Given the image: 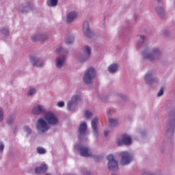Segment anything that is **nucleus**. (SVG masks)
<instances>
[{
    "label": "nucleus",
    "instance_id": "f257e3e1",
    "mask_svg": "<svg viewBox=\"0 0 175 175\" xmlns=\"http://www.w3.org/2000/svg\"><path fill=\"white\" fill-rule=\"evenodd\" d=\"M58 122H59V121L54 112H46L44 117L40 118L37 120L36 124L37 132H38L40 135L46 133L50 129V125H58Z\"/></svg>",
    "mask_w": 175,
    "mask_h": 175
},
{
    "label": "nucleus",
    "instance_id": "f03ea898",
    "mask_svg": "<svg viewBox=\"0 0 175 175\" xmlns=\"http://www.w3.org/2000/svg\"><path fill=\"white\" fill-rule=\"evenodd\" d=\"M144 48L141 53V57L144 61H148L150 64H155L162 58V50L159 46H154L151 49Z\"/></svg>",
    "mask_w": 175,
    "mask_h": 175
},
{
    "label": "nucleus",
    "instance_id": "7ed1b4c3",
    "mask_svg": "<svg viewBox=\"0 0 175 175\" xmlns=\"http://www.w3.org/2000/svg\"><path fill=\"white\" fill-rule=\"evenodd\" d=\"M96 77V70L94 67L88 68L83 73L82 80L85 84H92L94 79Z\"/></svg>",
    "mask_w": 175,
    "mask_h": 175
},
{
    "label": "nucleus",
    "instance_id": "20e7f679",
    "mask_svg": "<svg viewBox=\"0 0 175 175\" xmlns=\"http://www.w3.org/2000/svg\"><path fill=\"white\" fill-rule=\"evenodd\" d=\"M144 80L147 85H152V84L159 82V77H158L155 70H151L145 74Z\"/></svg>",
    "mask_w": 175,
    "mask_h": 175
},
{
    "label": "nucleus",
    "instance_id": "39448f33",
    "mask_svg": "<svg viewBox=\"0 0 175 175\" xmlns=\"http://www.w3.org/2000/svg\"><path fill=\"white\" fill-rule=\"evenodd\" d=\"M81 100V94H77L72 96L70 100L68 102L67 109L68 111H76L77 110V105Z\"/></svg>",
    "mask_w": 175,
    "mask_h": 175
},
{
    "label": "nucleus",
    "instance_id": "423d86ee",
    "mask_svg": "<svg viewBox=\"0 0 175 175\" xmlns=\"http://www.w3.org/2000/svg\"><path fill=\"white\" fill-rule=\"evenodd\" d=\"M75 148L79 151L81 157H85V158H94L92 151H91V149H90L87 146L77 145Z\"/></svg>",
    "mask_w": 175,
    "mask_h": 175
},
{
    "label": "nucleus",
    "instance_id": "0eeeda50",
    "mask_svg": "<svg viewBox=\"0 0 175 175\" xmlns=\"http://www.w3.org/2000/svg\"><path fill=\"white\" fill-rule=\"evenodd\" d=\"M83 54H81L77 57V60L78 62H81L83 64V62H85L88 61L89 58L91 57V48L88 46H85L83 47Z\"/></svg>",
    "mask_w": 175,
    "mask_h": 175
},
{
    "label": "nucleus",
    "instance_id": "6e6552de",
    "mask_svg": "<svg viewBox=\"0 0 175 175\" xmlns=\"http://www.w3.org/2000/svg\"><path fill=\"white\" fill-rule=\"evenodd\" d=\"M107 161H108L107 166L109 170H118V162H117V160H116L113 154H109L107 156Z\"/></svg>",
    "mask_w": 175,
    "mask_h": 175
},
{
    "label": "nucleus",
    "instance_id": "1a4fd4ad",
    "mask_svg": "<svg viewBox=\"0 0 175 175\" xmlns=\"http://www.w3.org/2000/svg\"><path fill=\"white\" fill-rule=\"evenodd\" d=\"M120 155L122 157L120 161L121 165H129V163L133 161V154L129 152H122Z\"/></svg>",
    "mask_w": 175,
    "mask_h": 175
},
{
    "label": "nucleus",
    "instance_id": "9d476101",
    "mask_svg": "<svg viewBox=\"0 0 175 175\" xmlns=\"http://www.w3.org/2000/svg\"><path fill=\"white\" fill-rule=\"evenodd\" d=\"M66 61V55H60L55 59V66L56 69L61 70L65 66V62Z\"/></svg>",
    "mask_w": 175,
    "mask_h": 175
},
{
    "label": "nucleus",
    "instance_id": "9b49d317",
    "mask_svg": "<svg viewBox=\"0 0 175 175\" xmlns=\"http://www.w3.org/2000/svg\"><path fill=\"white\" fill-rule=\"evenodd\" d=\"M117 146H122V144H125V146H130L132 144V139L128 135H124L122 136V138H118L116 139Z\"/></svg>",
    "mask_w": 175,
    "mask_h": 175
},
{
    "label": "nucleus",
    "instance_id": "f8f14e48",
    "mask_svg": "<svg viewBox=\"0 0 175 175\" xmlns=\"http://www.w3.org/2000/svg\"><path fill=\"white\" fill-rule=\"evenodd\" d=\"M30 61L36 68H43L44 66V60L41 59L37 56H31Z\"/></svg>",
    "mask_w": 175,
    "mask_h": 175
},
{
    "label": "nucleus",
    "instance_id": "ddd939ff",
    "mask_svg": "<svg viewBox=\"0 0 175 175\" xmlns=\"http://www.w3.org/2000/svg\"><path fill=\"white\" fill-rule=\"evenodd\" d=\"M87 122H82L78 129V137L79 139H82L85 135H87Z\"/></svg>",
    "mask_w": 175,
    "mask_h": 175
},
{
    "label": "nucleus",
    "instance_id": "4468645a",
    "mask_svg": "<svg viewBox=\"0 0 175 175\" xmlns=\"http://www.w3.org/2000/svg\"><path fill=\"white\" fill-rule=\"evenodd\" d=\"M47 39H49L47 35L42 33H37L31 36V40H32V42H38V40L44 42V40H47Z\"/></svg>",
    "mask_w": 175,
    "mask_h": 175
},
{
    "label": "nucleus",
    "instance_id": "2eb2a0df",
    "mask_svg": "<svg viewBox=\"0 0 175 175\" xmlns=\"http://www.w3.org/2000/svg\"><path fill=\"white\" fill-rule=\"evenodd\" d=\"M98 124H99V118H94L91 122L92 133L95 137H98Z\"/></svg>",
    "mask_w": 175,
    "mask_h": 175
},
{
    "label": "nucleus",
    "instance_id": "dca6fc26",
    "mask_svg": "<svg viewBox=\"0 0 175 175\" xmlns=\"http://www.w3.org/2000/svg\"><path fill=\"white\" fill-rule=\"evenodd\" d=\"M31 113H33V114H36V116H40V114L46 113V108H44L43 105H37L33 107Z\"/></svg>",
    "mask_w": 175,
    "mask_h": 175
},
{
    "label": "nucleus",
    "instance_id": "f3484780",
    "mask_svg": "<svg viewBox=\"0 0 175 175\" xmlns=\"http://www.w3.org/2000/svg\"><path fill=\"white\" fill-rule=\"evenodd\" d=\"M30 10H32V7L28 3H22L18 7V11L20 13H28Z\"/></svg>",
    "mask_w": 175,
    "mask_h": 175
},
{
    "label": "nucleus",
    "instance_id": "a211bd4d",
    "mask_svg": "<svg viewBox=\"0 0 175 175\" xmlns=\"http://www.w3.org/2000/svg\"><path fill=\"white\" fill-rule=\"evenodd\" d=\"M83 33L88 38L91 37V30L90 29V23L88 21H84L83 25Z\"/></svg>",
    "mask_w": 175,
    "mask_h": 175
},
{
    "label": "nucleus",
    "instance_id": "6ab92c4d",
    "mask_svg": "<svg viewBox=\"0 0 175 175\" xmlns=\"http://www.w3.org/2000/svg\"><path fill=\"white\" fill-rule=\"evenodd\" d=\"M77 18V12L76 11H71L67 14L66 21L67 23H72L75 18Z\"/></svg>",
    "mask_w": 175,
    "mask_h": 175
},
{
    "label": "nucleus",
    "instance_id": "aec40b11",
    "mask_svg": "<svg viewBox=\"0 0 175 175\" xmlns=\"http://www.w3.org/2000/svg\"><path fill=\"white\" fill-rule=\"evenodd\" d=\"M108 72L109 73H116L118 72V65L117 64H112L108 66Z\"/></svg>",
    "mask_w": 175,
    "mask_h": 175
},
{
    "label": "nucleus",
    "instance_id": "412c9836",
    "mask_svg": "<svg viewBox=\"0 0 175 175\" xmlns=\"http://www.w3.org/2000/svg\"><path fill=\"white\" fill-rule=\"evenodd\" d=\"M47 170V165L45 163H42L40 167H37L36 168V172L39 173H44Z\"/></svg>",
    "mask_w": 175,
    "mask_h": 175
},
{
    "label": "nucleus",
    "instance_id": "4be33fe9",
    "mask_svg": "<svg viewBox=\"0 0 175 175\" xmlns=\"http://www.w3.org/2000/svg\"><path fill=\"white\" fill-rule=\"evenodd\" d=\"M46 5L50 8H55L58 5V0H47Z\"/></svg>",
    "mask_w": 175,
    "mask_h": 175
},
{
    "label": "nucleus",
    "instance_id": "5701e85b",
    "mask_svg": "<svg viewBox=\"0 0 175 175\" xmlns=\"http://www.w3.org/2000/svg\"><path fill=\"white\" fill-rule=\"evenodd\" d=\"M23 131L25 133L26 137H28V136L32 133V129H31V128H29L28 126H23Z\"/></svg>",
    "mask_w": 175,
    "mask_h": 175
},
{
    "label": "nucleus",
    "instance_id": "b1692460",
    "mask_svg": "<svg viewBox=\"0 0 175 175\" xmlns=\"http://www.w3.org/2000/svg\"><path fill=\"white\" fill-rule=\"evenodd\" d=\"M36 151L37 152L40 154V155H44V154H46L47 152V150H46V148L42 147V146H38L36 148Z\"/></svg>",
    "mask_w": 175,
    "mask_h": 175
},
{
    "label": "nucleus",
    "instance_id": "393cba45",
    "mask_svg": "<svg viewBox=\"0 0 175 175\" xmlns=\"http://www.w3.org/2000/svg\"><path fill=\"white\" fill-rule=\"evenodd\" d=\"M156 12L159 14V16H162L163 13H165V8L162 5H158L156 8Z\"/></svg>",
    "mask_w": 175,
    "mask_h": 175
},
{
    "label": "nucleus",
    "instance_id": "a878e982",
    "mask_svg": "<svg viewBox=\"0 0 175 175\" xmlns=\"http://www.w3.org/2000/svg\"><path fill=\"white\" fill-rule=\"evenodd\" d=\"M108 122L109 123L110 126H116L118 124V120L114 118H109Z\"/></svg>",
    "mask_w": 175,
    "mask_h": 175
},
{
    "label": "nucleus",
    "instance_id": "bb28decb",
    "mask_svg": "<svg viewBox=\"0 0 175 175\" xmlns=\"http://www.w3.org/2000/svg\"><path fill=\"white\" fill-rule=\"evenodd\" d=\"M36 94V89L35 88H31L27 92V96H33Z\"/></svg>",
    "mask_w": 175,
    "mask_h": 175
},
{
    "label": "nucleus",
    "instance_id": "cd10ccee",
    "mask_svg": "<svg viewBox=\"0 0 175 175\" xmlns=\"http://www.w3.org/2000/svg\"><path fill=\"white\" fill-rule=\"evenodd\" d=\"M1 33L4 35L5 36H9L10 35V32L7 28H2L1 29Z\"/></svg>",
    "mask_w": 175,
    "mask_h": 175
},
{
    "label": "nucleus",
    "instance_id": "c85d7f7f",
    "mask_svg": "<svg viewBox=\"0 0 175 175\" xmlns=\"http://www.w3.org/2000/svg\"><path fill=\"white\" fill-rule=\"evenodd\" d=\"M92 117V112L90 111H85V118L86 120H90Z\"/></svg>",
    "mask_w": 175,
    "mask_h": 175
},
{
    "label": "nucleus",
    "instance_id": "c756f323",
    "mask_svg": "<svg viewBox=\"0 0 175 175\" xmlns=\"http://www.w3.org/2000/svg\"><path fill=\"white\" fill-rule=\"evenodd\" d=\"M4 116H3V109L0 108V122L3 121Z\"/></svg>",
    "mask_w": 175,
    "mask_h": 175
},
{
    "label": "nucleus",
    "instance_id": "7c9ffc66",
    "mask_svg": "<svg viewBox=\"0 0 175 175\" xmlns=\"http://www.w3.org/2000/svg\"><path fill=\"white\" fill-rule=\"evenodd\" d=\"M57 106L59 107H64L65 106V102L64 101H59L57 104Z\"/></svg>",
    "mask_w": 175,
    "mask_h": 175
},
{
    "label": "nucleus",
    "instance_id": "2f4dec72",
    "mask_svg": "<svg viewBox=\"0 0 175 175\" xmlns=\"http://www.w3.org/2000/svg\"><path fill=\"white\" fill-rule=\"evenodd\" d=\"M162 95H163V88H161L159 91L157 93V96H162Z\"/></svg>",
    "mask_w": 175,
    "mask_h": 175
},
{
    "label": "nucleus",
    "instance_id": "473e14b6",
    "mask_svg": "<svg viewBox=\"0 0 175 175\" xmlns=\"http://www.w3.org/2000/svg\"><path fill=\"white\" fill-rule=\"evenodd\" d=\"M118 96H119V98H121L122 99H124V100L126 98V95L122 93H118Z\"/></svg>",
    "mask_w": 175,
    "mask_h": 175
},
{
    "label": "nucleus",
    "instance_id": "72a5a7b5",
    "mask_svg": "<svg viewBox=\"0 0 175 175\" xmlns=\"http://www.w3.org/2000/svg\"><path fill=\"white\" fill-rule=\"evenodd\" d=\"M4 148H5V145H3V142H0V152H3Z\"/></svg>",
    "mask_w": 175,
    "mask_h": 175
},
{
    "label": "nucleus",
    "instance_id": "f704fd0d",
    "mask_svg": "<svg viewBox=\"0 0 175 175\" xmlns=\"http://www.w3.org/2000/svg\"><path fill=\"white\" fill-rule=\"evenodd\" d=\"M142 175H154V173L150 171H147V172H144Z\"/></svg>",
    "mask_w": 175,
    "mask_h": 175
},
{
    "label": "nucleus",
    "instance_id": "c9c22d12",
    "mask_svg": "<svg viewBox=\"0 0 175 175\" xmlns=\"http://www.w3.org/2000/svg\"><path fill=\"white\" fill-rule=\"evenodd\" d=\"M58 51L60 53H65V49L62 46H60L58 49Z\"/></svg>",
    "mask_w": 175,
    "mask_h": 175
},
{
    "label": "nucleus",
    "instance_id": "e433bc0d",
    "mask_svg": "<svg viewBox=\"0 0 175 175\" xmlns=\"http://www.w3.org/2000/svg\"><path fill=\"white\" fill-rule=\"evenodd\" d=\"M75 40V39L72 38L70 41H69L68 40H66V43L68 44H70L71 43H73V41Z\"/></svg>",
    "mask_w": 175,
    "mask_h": 175
},
{
    "label": "nucleus",
    "instance_id": "4c0bfd02",
    "mask_svg": "<svg viewBox=\"0 0 175 175\" xmlns=\"http://www.w3.org/2000/svg\"><path fill=\"white\" fill-rule=\"evenodd\" d=\"M13 121H14V118H13L12 120H8V124H12V123H13Z\"/></svg>",
    "mask_w": 175,
    "mask_h": 175
},
{
    "label": "nucleus",
    "instance_id": "58836bf2",
    "mask_svg": "<svg viewBox=\"0 0 175 175\" xmlns=\"http://www.w3.org/2000/svg\"><path fill=\"white\" fill-rule=\"evenodd\" d=\"M107 133H109L108 131H105L104 134H105V136H107Z\"/></svg>",
    "mask_w": 175,
    "mask_h": 175
},
{
    "label": "nucleus",
    "instance_id": "ea45409f",
    "mask_svg": "<svg viewBox=\"0 0 175 175\" xmlns=\"http://www.w3.org/2000/svg\"><path fill=\"white\" fill-rule=\"evenodd\" d=\"M141 39H142V40L144 39V36H140Z\"/></svg>",
    "mask_w": 175,
    "mask_h": 175
},
{
    "label": "nucleus",
    "instance_id": "a19ab883",
    "mask_svg": "<svg viewBox=\"0 0 175 175\" xmlns=\"http://www.w3.org/2000/svg\"><path fill=\"white\" fill-rule=\"evenodd\" d=\"M158 1V2H161V0H157Z\"/></svg>",
    "mask_w": 175,
    "mask_h": 175
},
{
    "label": "nucleus",
    "instance_id": "79ce46f5",
    "mask_svg": "<svg viewBox=\"0 0 175 175\" xmlns=\"http://www.w3.org/2000/svg\"><path fill=\"white\" fill-rule=\"evenodd\" d=\"M172 129H173V126H172Z\"/></svg>",
    "mask_w": 175,
    "mask_h": 175
}]
</instances>
